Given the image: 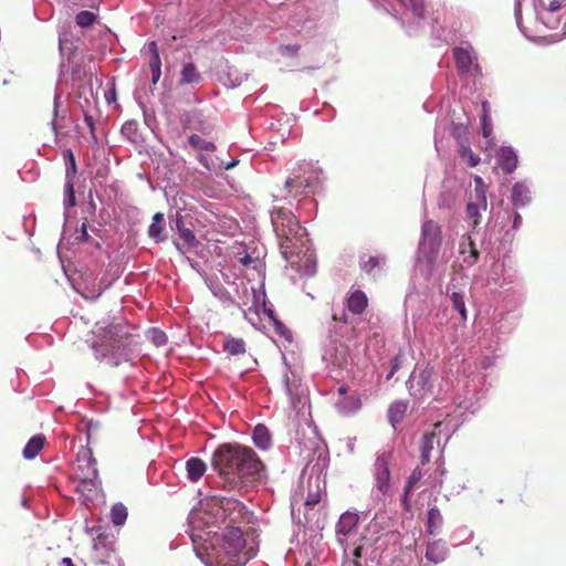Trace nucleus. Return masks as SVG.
Wrapping results in <instances>:
<instances>
[{
  "instance_id": "obj_1",
  "label": "nucleus",
  "mask_w": 566,
  "mask_h": 566,
  "mask_svg": "<svg viewBox=\"0 0 566 566\" xmlns=\"http://www.w3.org/2000/svg\"><path fill=\"white\" fill-rule=\"evenodd\" d=\"M211 465L229 490L258 482L265 469L253 449L239 443L220 444L212 454Z\"/></svg>"
},
{
  "instance_id": "obj_2",
  "label": "nucleus",
  "mask_w": 566,
  "mask_h": 566,
  "mask_svg": "<svg viewBox=\"0 0 566 566\" xmlns=\"http://www.w3.org/2000/svg\"><path fill=\"white\" fill-rule=\"evenodd\" d=\"M133 326L127 323H111L106 326H96L94 332L97 340L93 342L92 349L95 358L109 367H117L127 360V350L133 340Z\"/></svg>"
},
{
  "instance_id": "obj_3",
  "label": "nucleus",
  "mask_w": 566,
  "mask_h": 566,
  "mask_svg": "<svg viewBox=\"0 0 566 566\" xmlns=\"http://www.w3.org/2000/svg\"><path fill=\"white\" fill-rule=\"evenodd\" d=\"M271 219L283 258L292 268L297 266L305 247V229L292 211L285 208L275 209Z\"/></svg>"
},
{
  "instance_id": "obj_4",
  "label": "nucleus",
  "mask_w": 566,
  "mask_h": 566,
  "mask_svg": "<svg viewBox=\"0 0 566 566\" xmlns=\"http://www.w3.org/2000/svg\"><path fill=\"white\" fill-rule=\"evenodd\" d=\"M438 375L433 367L426 364L415 368L407 381V388L410 396L420 401L434 395Z\"/></svg>"
},
{
  "instance_id": "obj_5",
  "label": "nucleus",
  "mask_w": 566,
  "mask_h": 566,
  "mask_svg": "<svg viewBox=\"0 0 566 566\" xmlns=\"http://www.w3.org/2000/svg\"><path fill=\"white\" fill-rule=\"evenodd\" d=\"M442 243L441 228L433 221L428 220L422 224L420 252L429 263H433Z\"/></svg>"
},
{
  "instance_id": "obj_6",
  "label": "nucleus",
  "mask_w": 566,
  "mask_h": 566,
  "mask_svg": "<svg viewBox=\"0 0 566 566\" xmlns=\"http://www.w3.org/2000/svg\"><path fill=\"white\" fill-rule=\"evenodd\" d=\"M216 541L221 542L228 549V554L238 559L248 558L247 553L243 552L245 539L240 527L234 525H227L221 536H216Z\"/></svg>"
},
{
  "instance_id": "obj_7",
  "label": "nucleus",
  "mask_w": 566,
  "mask_h": 566,
  "mask_svg": "<svg viewBox=\"0 0 566 566\" xmlns=\"http://www.w3.org/2000/svg\"><path fill=\"white\" fill-rule=\"evenodd\" d=\"M390 453H381L377 457L375 462V486L382 495H389L391 492L390 485Z\"/></svg>"
},
{
  "instance_id": "obj_8",
  "label": "nucleus",
  "mask_w": 566,
  "mask_h": 566,
  "mask_svg": "<svg viewBox=\"0 0 566 566\" xmlns=\"http://www.w3.org/2000/svg\"><path fill=\"white\" fill-rule=\"evenodd\" d=\"M74 478L76 480L87 478H98V470L96 467V459L93 457L92 451L86 449L78 452L74 465Z\"/></svg>"
},
{
  "instance_id": "obj_9",
  "label": "nucleus",
  "mask_w": 566,
  "mask_h": 566,
  "mask_svg": "<svg viewBox=\"0 0 566 566\" xmlns=\"http://www.w3.org/2000/svg\"><path fill=\"white\" fill-rule=\"evenodd\" d=\"M208 563L211 566H240L244 565L248 558L238 559L228 554V549L221 542L216 541L211 545L210 552L207 553Z\"/></svg>"
},
{
  "instance_id": "obj_10",
  "label": "nucleus",
  "mask_w": 566,
  "mask_h": 566,
  "mask_svg": "<svg viewBox=\"0 0 566 566\" xmlns=\"http://www.w3.org/2000/svg\"><path fill=\"white\" fill-rule=\"evenodd\" d=\"M220 503V509L223 515V523L227 525H233L243 518L245 506L241 502L234 499H224Z\"/></svg>"
},
{
  "instance_id": "obj_11",
  "label": "nucleus",
  "mask_w": 566,
  "mask_h": 566,
  "mask_svg": "<svg viewBox=\"0 0 566 566\" xmlns=\"http://www.w3.org/2000/svg\"><path fill=\"white\" fill-rule=\"evenodd\" d=\"M359 516L356 513L353 512H345L340 515L337 524H336V534L338 537V542L344 546L345 539L344 537H347L355 531L358 526Z\"/></svg>"
},
{
  "instance_id": "obj_12",
  "label": "nucleus",
  "mask_w": 566,
  "mask_h": 566,
  "mask_svg": "<svg viewBox=\"0 0 566 566\" xmlns=\"http://www.w3.org/2000/svg\"><path fill=\"white\" fill-rule=\"evenodd\" d=\"M369 300L359 289L349 291L345 298L346 308L354 315H361L368 307Z\"/></svg>"
},
{
  "instance_id": "obj_13",
  "label": "nucleus",
  "mask_w": 566,
  "mask_h": 566,
  "mask_svg": "<svg viewBox=\"0 0 566 566\" xmlns=\"http://www.w3.org/2000/svg\"><path fill=\"white\" fill-rule=\"evenodd\" d=\"M148 235L156 243H161L167 240L164 213L156 212L153 216L151 223L148 227Z\"/></svg>"
},
{
  "instance_id": "obj_14",
  "label": "nucleus",
  "mask_w": 566,
  "mask_h": 566,
  "mask_svg": "<svg viewBox=\"0 0 566 566\" xmlns=\"http://www.w3.org/2000/svg\"><path fill=\"white\" fill-rule=\"evenodd\" d=\"M409 403L406 400H395L387 410L389 423L396 429L401 423L408 412Z\"/></svg>"
},
{
  "instance_id": "obj_15",
  "label": "nucleus",
  "mask_w": 566,
  "mask_h": 566,
  "mask_svg": "<svg viewBox=\"0 0 566 566\" xmlns=\"http://www.w3.org/2000/svg\"><path fill=\"white\" fill-rule=\"evenodd\" d=\"M175 224L179 238L188 248H196L199 244V241L197 240L193 231L186 226L184 217L180 212H177L175 216Z\"/></svg>"
},
{
  "instance_id": "obj_16",
  "label": "nucleus",
  "mask_w": 566,
  "mask_h": 566,
  "mask_svg": "<svg viewBox=\"0 0 566 566\" xmlns=\"http://www.w3.org/2000/svg\"><path fill=\"white\" fill-rule=\"evenodd\" d=\"M499 166L505 174H512L517 167V155L510 147H502L499 153Z\"/></svg>"
},
{
  "instance_id": "obj_17",
  "label": "nucleus",
  "mask_w": 566,
  "mask_h": 566,
  "mask_svg": "<svg viewBox=\"0 0 566 566\" xmlns=\"http://www.w3.org/2000/svg\"><path fill=\"white\" fill-rule=\"evenodd\" d=\"M436 443H439V437L434 431L423 434L419 447L421 465L430 462V453L434 449Z\"/></svg>"
},
{
  "instance_id": "obj_18",
  "label": "nucleus",
  "mask_w": 566,
  "mask_h": 566,
  "mask_svg": "<svg viewBox=\"0 0 566 566\" xmlns=\"http://www.w3.org/2000/svg\"><path fill=\"white\" fill-rule=\"evenodd\" d=\"M336 408L342 415H350L361 408V399L358 394L345 396L336 402Z\"/></svg>"
},
{
  "instance_id": "obj_19",
  "label": "nucleus",
  "mask_w": 566,
  "mask_h": 566,
  "mask_svg": "<svg viewBox=\"0 0 566 566\" xmlns=\"http://www.w3.org/2000/svg\"><path fill=\"white\" fill-rule=\"evenodd\" d=\"M459 252L460 254L469 253V256L464 258V262L469 265H473L479 259V251L475 247V243L468 234L461 237Z\"/></svg>"
},
{
  "instance_id": "obj_20",
  "label": "nucleus",
  "mask_w": 566,
  "mask_h": 566,
  "mask_svg": "<svg viewBox=\"0 0 566 566\" xmlns=\"http://www.w3.org/2000/svg\"><path fill=\"white\" fill-rule=\"evenodd\" d=\"M254 444L261 450H268L272 446V438L264 424H258L252 432Z\"/></svg>"
},
{
  "instance_id": "obj_21",
  "label": "nucleus",
  "mask_w": 566,
  "mask_h": 566,
  "mask_svg": "<svg viewBox=\"0 0 566 566\" xmlns=\"http://www.w3.org/2000/svg\"><path fill=\"white\" fill-rule=\"evenodd\" d=\"M448 548L446 544L441 541L432 542L428 545L426 551V557L428 560L432 563L443 562L447 557Z\"/></svg>"
},
{
  "instance_id": "obj_22",
  "label": "nucleus",
  "mask_w": 566,
  "mask_h": 566,
  "mask_svg": "<svg viewBox=\"0 0 566 566\" xmlns=\"http://www.w3.org/2000/svg\"><path fill=\"white\" fill-rule=\"evenodd\" d=\"M45 443V437L42 434L33 436L23 449V457L25 459H34L40 451L43 449Z\"/></svg>"
},
{
  "instance_id": "obj_23",
  "label": "nucleus",
  "mask_w": 566,
  "mask_h": 566,
  "mask_svg": "<svg viewBox=\"0 0 566 566\" xmlns=\"http://www.w3.org/2000/svg\"><path fill=\"white\" fill-rule=\"evenodd\" d=\"M188 478L192 482H197L206 472L207 465L199 458H191L186 463Z\"/></svg>"
},
{
  "instance_id": "obj_24",
  "label": "nucleus",
  "mask_w": 566,
  "mask_h": 566,
  "mask_svg": "<svg viewBox=\"0 0 566 566\" xmlns=\"http://www.w3.org/2000/svg\"><path fill=\"white\" fill-rule=\"evenodd\" d=\"M530 189L522 182H516L512 188V201L515 207H524L530 202Z\"/></svg>"
},
{
  "instance_id": "obj_25",
  "label": "nucleus",
  "mask_w": 566,
  "mask_h": 566,
  "mask_svg": "<svg viewBox=\"0 0 566 566\" xmlns=\"http://www.w3.org/2000/svg\"><path fill=\"white\" fill-rule=\"evenodd\" d=\"M223 350L232 356L242 355L247 352L245 342L242 338L228 336L223 342Z\"/></svg>"
},
{
  "instance_id": "obj_26",
  "label": "nucleus",
  "mask_w": 566,
  "mask_h": 566,
  "mask_svg": "<svg viewBox=\"0 0 566 566\" xmlns=\"http://www.w3.org/2000/svg\"><path fill=\"white\" fill-rule=\"evenodd\" d=\"M77 481L76 490L87 499L95 494L101 485L98 478L80 479Z\"/></svg>"
},
{
  "instance_id": "obj_27",
  "label": "nucleus",
  "mask_w": 566,
  "mask_h": 566,
  "mask_svg": "<svg viewBox=\"0 0 566 566\" xmlns=\"http://www.w3.org/2000/svg\"><path fill=\"white\" fill-rule=\"evenodd\" d=\"M201 81V75L198 72L197 67L192 63H186L182 66L181 73H180V81L179 83L181 85L184 84H197Z\"/></svg>"
},
{
  "instance_id": "obj_28",
  "label": "nucleus",
  "mask_w": 566,
  "mask_h": 566,
  "mask_svg": "<svg viewBox=\"0 0 566 566\" xmlns=\"http://www.w3.org/2000/svg\"><path fill=\"white\" fill-rule=\"evenodd\" d=\"M453 55L455 59V63L458 69L461 72H468L472 64V56L469 50L463 48H455L453 50Z\"/></svg>"
},
{
  "instance_id": "obj_29",
  "label": "nucleus",
  "mask_w": 566,
  "mask_h": 566,
  "mask_svg": "<svg viewBox=\"0 0 566 566\" xmlns=\"http://www.w3.org/2000/svg\"><path fill=\"white\" fill-rule=\"evenodd\" d=\"M474 200L479 201L482 209L485 211L488 208L486 190L488 186L484 184L480 176H474Z\"/></svg>"
},
{
  "instance_id": "obj_30",
  "label": "nucleus",
  "mask_w": 566,
  "mask_h": 566,
  "mask_svg": "<svg viewBox=\"0 0 566 566\" xmlns=\"http://www.w3.org/2000/svg\"><path fill=\"white\" fill-rule=\"evenodd\" d=\"M480 119H481V126H482V134L485 138H488L492 134L491 109H490V103L488 101H484L482 103V115H481Z\"/></svg>"
},
{
  "instance_id": "obj_31",
  "label": "nucleus",
  "mask_w": 566,
  "mask_h": 566,
  "mask_svg": "<svg viewBox=\"0 0 566 566\" xmlns=\"http://www.w3.org/2000/svg\"><path fill=\"white\" fill-rule=\"evenodd\" d=\"M188 142L190 146L197 150H203L208 153H213L216 150V145L212 142L206 140L196 134L190 135Z\"/></svg>"
},
{
  "instance_id": "obj_32",
  "label": "nucleus",
  "mask_w": 566,
  "mask_h": 566,
  "mask_svg": "<svg viewBox=\"0 0 566 566\" xmlns=\"http://www.w3.org/2000/svg\"><path fill=\"white\" fill-rule=\"evenodd\" d=\"M385 262V258L380 255H369L367 260L364 258L360 259L359 265L360 269L367 274H373L374 270L379 268L381 263Z\"/></svg>"
},
{
  "instance_id": "obj_33",
  "label": "nucleus",
  "mask_w": 566,
  "mask_h": 566,
  "mask_svg": "<svg viewBox=\"0 0 566 566\" xmlns=\"http://www.w3.org/2000/svg\"><path fill=\"white\" fill-rule=\"evenodd\" d=\"M127 518V509L124 504H114L111 510V520L114 525H123Z\"/></svg>"
},
{
  "instance_id": "obj_34",
  "label": "nucleus",
  "mask_w": 566,
  "mask_h": 566,
  "mask_svg": "<svg viewBox=\"0 0 566 566\" xmlns=\"http://www.w3.org/2000/svg\"><path fill=\"white\" fill-rule=\"evenodd\" d=\"M452 306L459 312L461 319L467 321V308L464 303V295L461 292H452L450 295Z\"/></svg>"
},
{
  "instance_id": "obj_35",
  "label": "nucleus",
  "mask_w": 566,
  "mask_h": 566,
  "mask_svg": "<svg viewBox=\"0 0 566 566\" xmlns=\"http://www.w3.org/2000/svg\"><path fill=\"white\" fill-rule=\"evenodd\" d=\"M443 518L440 510L437 506L429 509L428 511V527L429 532L433 533L434 528H438L442 525Z\"/></svg>"
},
{
  "instance_id": "obj_36",
  "label": "nucleus",
  "mask_w": 566,
  "mask_h": 566,
  "mask_svg": "<svg viewBox=\"0 0 566 566\" xmlns=\"http://www.w3.org/2000/svg\"><path fill=\"white\" fill-rule=\"evenodd\" d=\"M96 14L91 11H81L75 17V22L81 28H90L96 22Z\"/></svg>"
},
{
  "instance_id": "obj_37",
  "label": "nucleus",
  "mask_w": 566,
  "mask_h": 566,
  "mask_svg": "<svg viewBox=\"0 0 566 566\" xmlns=\"http://www.w3.org/2000/svg\"><path fill=\"white\" fill-rule=\"evenodd\" d=\"M481 210H483L482 206L476 200L470 201L467 205V214L473 221L474 227L480 223V218H481L480 211Z\"/></svg>"
},
{
  "instance_id": "obj_38",
  "label": "nucleus",
  "mask_w": 566,
  "mask_h": 566,
  "mask_svg": "<svg viewBox=\"0 0 566 566\" xmlns=\"http://www.w3.org/2000/svg\"><path fill=\"white\" fill-rule=\"evenodd\" d=\"M308 187V182L305 179H302L300 177L296 178H289L285 181V188L292 192L293 189H295V196L302 193L303 191L301 189H304Z\"/></svg>"
},
{
  "instance_id": "obj_39",
  "label": "nucleus",
  "mask_w": 566,
  "mask_h": 566,
  "mask_svg": "<svg viewBox=\"0 0 566 566\" xmlns=\"http://www.w3.org/2000/svg\"><path fill=\"white\" fill-rule=\"evenodd\" d=\"M460 156L462 159L468 161L470 167H475L480 164V156L475 155L469 146H462L460 149Z\"/></svg>"
},
{
  "instance_id": "obj_40",
  "label": "nucleus",
  "mask_w": 566,
  "mask_h": 566,
  "mask_svg": "<svg viewBox=\"0 0 566 566\" xmlns=\"http://www.w3.org/2000/svg\"><path fill=\"white\" fill-rule=\"evenodd\" d=\"M160 66H161V61H160L159 54H156L155 57H150L149 69L151 72V82L154 84H156L160 78V75H161Z\"/></svg>"
},
{
  "instance_id": "obj_41",
  "label": "nucleus",
  "mask_w": 566,
  "mask_h": 566,
  "mask_svg": "<svg viewBox=\"0 0 566 566\" xmlns=\"http://www.w3.org/2000/svg\"><path fill=\"white\" fill-rule=\"evenodd\" d=\"M64 157L67 159L66 160V179H74V176L76 174V163H75V157L72 153V150H67L64 153Z\"/></svg>"
},
{
  "instance_id": "obj_42",
  "label": "nucleus",
  "mask_w": 566,
  "mask_h": 566,
  "mask_svg": "<svg viewBox=\"0 0 566 566\" xmlns=\"http://www.w3.org/2000/svg\"><path fill=\"white\" fill-rule=\"evenodd\" d=\"M423 478V471L420 467H417L407 480L406 488L407 492H411L417 483Z\"/></svg>"
},
{
  "instance_id": "obj_43",
  "label": "nucleus",
  "mask_w": 566,
  "mask_h": 566,
  "mask_svg": "<svg viewBox=\"0 0 566 566\" xmlns=\"http://www.w3.org/2000/svg\"><path fill=\"white\" fill-rule=\"evenodd\" d=\"M405 360V355L400 352L398 353L391 360V369L387 375V379H390L402 366Z\"/></svg>"
},
{
  "instance_id": "obj_44",
  "label": "nucleus",
  "mask_w": 566,
  "mask_h": 566,
  "mask_svg": "<svg viewBox=\"0 0 566 566\" xmlns=\"http://www.w3.org/2000/svg\"><path fill=\"white\" fill-rule=\"evenodd\" d=\"M300 49H301L300 44H283V45H280L279 52L283 56H296Z\"/></svg>"
},
{
  "instance_id": "obj_45",
  "label": "nucleus",
  "mask_w": 566,
  "mask_h": 566,
  "mask_svg": "<svg viewBox=\"0 0 566 566\" xmlns=\"http://www.w3.org/2000/svg\"><path fill=\"white\" fill-rule=\"evenodd\" d=\"M65 188H66V192L69 196L70 206H74L75 205V195H74V181L72 178L66 179Z\"/></svg>"
},
{
  "instance_id": "obj_46",
  "label": "nucleus",
  "mask_w": 566,
  "mask_h": 566,
  "mask_svg": "<svg viewBox=\"0 0 566 566\" xmlns=\"http://www.w3.org/2000/svg\"><path fill=\"white\" fill-rule=\"evenodd\" d=\"M153 340L157 346H161L166 344L167 337L163 332L154 331L153 332Z\"/></svg>"
},
{
  "instance_id": "obj_47",
  "label": "nucleus",
  "mask_w": 566,
  "mask_h": 566,
  "mask_svg": "<svg viewBox=\"0 0 566 566\" xmlns=\"http://www.w3.org/2000/svg\"><path fill=\"white\" fill-rule=\"evenodd\" d=\"M84 122L85 124L87 125V127L90 128L91 130V134L93 136V138H96L95 137V124H94V118L92 115H90L87 112H84Z\"/></svg>"
},
{
  "instance_id": "obj_48",
  "label": "nucleus",
  "mask_w": 566,
  "mask_h": 566,
  "mask_svg": "<svg viewBox=\"0 0 566 566\" xmlns=\"http://www.w3.org/2000/svg\"><path fill=\"white\" fill-rule=\"evenodd\" d=\"M363 555V545H357L353 552V556H354V560H353V564L354 566H361V564L359 563V558L361 557Z\"/></svg>"
},
{
  "instance_id": "obj_49",
  "label": "nucleus",
  "mask_w": 566,
  "mask_h": 566,
  "mask_svg": "<svg viewBox=\"0 0 566 566\" xmlns=\"http://www.w3.org/2000/svg\"><path fill=\"white\" fill-rule=\"evenodd\" d=\"M198 160L208 170H211L213 168V163H210L209 158L206 155H199Z\"/></svg>"
},
{
  "instance_id": "obj_50",
  "label": "nucleus",
  "mask_w": 566,
  "mask_h": 566,
  "mask_svg": "<svg viewBox=\"0 0 566 566\" xmlns=\"http://www.w3.org/2000/svg\"><path fill=\"white\" fill-rule=\"evenodd\" d=\"M57 108H59V97L56 96L54 98V109H53L54 118L52 120V128L55 132V134H57V126H56Z\"/></svg>"
},
{
  "instance_id": "obj_51",
  "label": "nucleus",
  "mask_w": 566,
  "mask_h": 566,
  "mask_svg": "<svg viewBox=\"0 0 566 566\" xmlns=\"http://www.w3.org/2000/svg\"><path fill=\"white\" fill-rule=\"evenodd\" d=\"M319 502V495L318 494H314V495H308L306 502H305V505L306 506H310V507H313L315 506L317 503Z\"/></svg>"
},
{
  "instance_id": "obj_52",
  "label": "nucleus",
  "mask_w": 566,
  "mask_h": 566,
  "mask_svg": "<svg viewBox=\"0 0 566 566\" xmlns=\"http://www.w3.org/2000/svg\"><path fill=\"white\" fill-rule=\"evenodd\" d=\"M88 238H90V235L87 233V227H86V223L84 222L81 227L80 234L77 235V239L82 240V241H87Z\"/></svg>"
},
{
  "instance_id": "obj_53",
  "label": "nucleus",
  "mask_w": 566,
  "mask_h": 566,
  "mask_svg": "<svg viewBox=\"0 0 566 566\" xmlns=\"http://www.w3.org/2000/svg\"><path fill=\"white\" fill-rule=\"evenodd\" d=\"M563 7V2L560 0H553L549 2L548 10L551 12H556Z\"/></svg>"
},
{
  "instance_id": "obj_54",
  "label": "nucleus",
  "mask_w": 566,
  "mask_h": 566,
  "mask_svg": "<svg viewBox=\"0 0 566 566\" xmlns=\"http://www.w3.org/2000/svg\"><path fill=\"white\" fill-rule=\"evenodd\" d=\"M409 493L410 492H407V488L405 486V491H403V495H402V500H401V503H402V506L406 511H409L410 510V504H409Z\"/></svg>"
},
{
  "instance_id": "obj_55",
  "label": "nucleus",
  "mask_w": 566,
  "mask_h": 566,
  "mask_svg": "<svg viewBox=\"0 0 566 566\" xmlns=\"http://www.w3.org/2000/svg\"><path fill=\"white\" fill-rule=\"evenodd\" d=\"M137 123L136 122H127L123 125V133L133 132L136 129Z\"/></svg>"
},
{
  "instance_id": "obj_56",
  "label": "nucleus",
  "mask_w": 566,
  "mask_h": 566,
  "mask_svg": "<svg viewBox=\"0 0 566 566\" xmlns=\"http://www.w3.org/2000/svg\"><path fill=\"white\" fill-rule=\"evenodd\" d=\"M333 319L334 321H339V322H342L344 324H347L348 323V315L345 312H343L339 316L337 314H334L333 315Z\"/></svg>"
},
{
  "instance_id": "obj_57",
  "label": "nucleus",
  "mask_w": 566,
  "mask_h": 566,
  "mask_svg": "<svg viewBox=\"0 0 566 566\" xmlns=\"http://www.w3.org/2000/svg\"><path fill=\"white\" fill-rule=\"evenodd\" d=\"M148 48H149V51L151 52V57H155L156 54H159L158 46H157V43L155 41H151L148 44Z\"/></svg>"
},
{
  "instance_id": "obj_58",
  "label": "nucleus",
  "mask_w": 566,
  "mask_h": 566,
  "mask_svg": "<svg viewBox=\"0 0 566 566\" xmlns=\"http://www.w3.org/2000/svg\"><path fill=\"white\" fill-rule=\"evenodd\" d=\"M62 566H75L70 557H64L61 560Z\"/></svg>"
},
{
  "instance_id": "obj_59",
  "label": "nucleus",
  "mask_w": 566,
  "mask_h": 566,
  "mask_svg": "<svg viewBox=\"0 0 566 566\" xmlns=\"http://www.w3.org/2000/svg\"><path fill=\"white\" fill-rule=\"evenodd\" d=\"M338 394L343 397L347 396V392H348V388L346 386H340L338 389H337Z\"/></svg>"
},
{
  "instance_id": "obj_60",
  "label": "nucleus",
  "mask_w": 566,
  "mask_h": 566,
  "mask_svg": "<svg viewBox=\"0 0 566 566\" xmlns=\"http://www.w3.org/2000/svg\"><path fill=\"white\" fill-rule=\"evenodd\" d=\"M195 128L201 130L203 134H209L211 132V127L210 126L195 127Z\"/></svg>"
},
{
  "instance_id": "obj_61",
  "label": "nucleus",
  "mask_w": 566,
  "mask_h": 566,
  "mask_svg": "<svg viewBox=\"0 0 566 566\" xmlns=\"http://www.w3.org/2000/svg\"><path fill=\"white\" fill-rule=\"evenodd\" d=\"M252 261L251 256L247 255L244 256L243 259H241V262L244 264V265H248L250 262Z\"/></svg>"
},
{
  "instance_id": "obj_62",
  "label": "nucleus",
  "mask_w": 566,
  "mask_h": 566,
  "mask_svg": "<svg viewBox=\"0 0 566 566\" xmlns=\"http://www.w3.org/2000/svg\"><path fill=\"white\" fill-rule=\"evenodd\" d=\"M237 164H238V161H237V160H233V161H231V163H228V164L226 165V167H224V168H226L227 170H229V169L233 168Z\"/></svg>"
},
{
  "instance_id": "obj_63",
  "label": "nucleus",
  "mask_w": 566,
  "mask_h": 566,
  "mask_svg": "<svg viewBox=\"0 0 566 566\" xmlns=\"http://www.w3.org/2000/svg\"><path fill=\"white\" fill-rule=\"evenodd\" d=\"M433 486H441L442 485V479H439V480H436L433 483H432Z\"/></svg>"
},
{
  "instance_id": "obj_64",
  "label": "nucleus",
  "mask_w": 566,
  "mask_h": 566,
  "mask_svg": "<svg viewBox=\"0 0 566 566\" xmlns=\"http://www.w3.org/2000/svg\"><path fill=\"white\" fill-rule=\"evenodd\" d=\"M518 219H520V216L517 214V216L515 217V221H514V224H515V226H516V223H520V220H518Z\"/></svg>"
}]
</instances>
